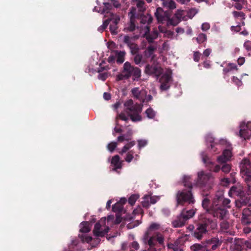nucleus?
<instances>
[{
  "instance_id": "obj_21",
  "label": "nucleus",
  "mask_w": 251,
  "mask_h": 251,
  "mask_svg": "<svg viewBox=\"0 0 251 251\" xmlns=\"http://www.w3.org/2000/svg\"><path fill=\"white\" fill-rule=\"evenodd\" d=\"M160 228V225L157 223H152L148 230L144 234L145 240H147L149 238V235H151V230L158 229Z\"/></svg>"
},
{
  "instance_id": "obj_34",
  "label": "nucleus",
  "mask_w": 251,
  "mask_h": 251,
  "mask_svg": "<svg viewBox=\"0 0 251 251\" xmlns=\"http://www.w3.org/2000/svg\"><path fill=\"white\" fill-rule=\"evenodd\" d=\"M163 9L162 8L158 7L156 9L155 15L159 22H162L163 21V17L161 15Z\"/></svg>"
},
{
  "instance_id": "obj_33",
  "label": "nucleus",
  "mask_w": 251,
  "mask_h": 251,
  "mask_svg": "<svg viewBox=\"0 0 251 251\" xmlns=\"http://www.w3.org/2000/svg\"><path fill=\"white\" fill-rule=\"evenodd\" d=\"M149 235V238L147 240H145L144 237H143L144 241L145 243L148 244L150 246L152 247L154 246L155 242V236H151Z\"/></svg>"
},
{
  "instance_id": "obj_41",
  "label": "nucleus",
  "mask_w": 251,
  "mask_h": 251,
  "mask_svg": "<svg viewBox=\"0 0 251 251\" xmlns=\"http://www.w3.org/2000/svg\"><path fill=\"white\" fill-rule=\"evenodd\" d=\"M133 39L127 35L125 36L123 38L124 42L129 47L132 44H133Z\"/></svg>"
},
{
  "instance_id": "obj_16",
  "label": "nucleus",
  "mask_w": 251,
  "mask_h": 251,
  "mask_svg": "<svg viewBox=\"0 0 251 251\" xmlns=\"http://www.w3.org/2000/svg\"><path fill=\"white\" fill-rule=\"evenodd\" d=\"M157 198L150 195H146L143 198L142 205L143 207L148 208L151 204H154L157 201Z\"/></svg>"
},
{
  "instance_id": "obj_47",
  "label": "nucleus",
  "mask_w": 251,
  "mask_h": 251,
  "mask_svg": "<svg viewBox=\"0 0 251 251\" xmlns=\"http://www.w3.org/2000/svg\"><path fill=\"white\" fill-rule=\"evenodd\" d=\"M139 198V196L138 195H131L128 199V202L131 205H133L135 204V202Z\"/></svg>"
},
{
  "instance_id": "obj_10",
  "label": "nucleus",
  "mask_w": 251,
  "mask_h": 251,
  "mask_svg": "<svg viewBox=\"0 0 251 251\" xmlns=\"http://www.w3.org/2000/svg\"><path fill=\"white\" fill-rule=\"evenodd\" d=\"M131 92L134 98L139 100L141 102L144 100V97L146 96L147 93L145 89H140L139 87L132 88L131 90Z\"/></svg>"
},
{
  "instance_id": "obj_12",
  "label": "nucleus",
  "mask_w": 251,
  "mask_h": 251,
  "mask_svg": "<svg viewBox=\"0 0 251 251\" xmlns=\"http://www.w3.org/2000/svg\"><path fill=\"white\" fill-rule=\"evenodd\" d=\"M123 161L121 160L118 155L113 156L110 160L111 166L112 167V171L117 172L118 169H122L123 167Z\"/></svg>"
},
{
  "instance_id": "obj_39",
  "label": "nucleus",
  "mask_w": 251,
  "mask_h": 251,
  "mask_svg": "<svg viewBox=\"0 0 251 251\" xmlns=\"http://www.w3.org/2000/svg\"><path fill=\"white\" fill-rule=\"evenodd\" d=\"M131 53L132 54H135L137 53L139 50V48L138 46L134 43L133 44H132L129 47Z\"/></svg>"
},
{
  "instance_id": "obj_63",
  "label": "nucleus",
  "mask_w": 251,
  "mask_h": 251,
  "mask_svg": "<svg viewBox=\"0 0 251 251\" xmlns=\"http://www.w3.org/2000/svg\"><path fill=\"white\" fill-rule=\"evenodd\" d=\"M244 46L247 50H251V41H246L244 44Z\"/></svg>"
},
{
  "instance_id": "obj_60",
  "label": "nucleus",
  "mask_w": 251,
  "mask_h": 251,
  "mask_svg": "<svg viewBox=\"0 0 251 251\" xmlns=\"http://www.w3.org/2000/svg\"><path fill=\"white\" fill-rule=\"evenodd\" d=\"M110 30L111 32L113 34H117V25H114V24H110Z\"/></svg>"
},
{
  "instance_id": "obj_53",
  "label": "nucleus",
  "mask_w": 251,
  "mask_h": 251,
  "mask_svg": "<svg viewBox=\"0 0 251 251\" xmlns=\"http://www.w3.org/2000/svg\"><path fill=\"white\" fill-rule=\"evenodd\" d=\"M201 55V54L200 52L198 51H194V60L196 62H198L200 60Z\"/></svg>"
},
{
  "instance_id": "obj_28",
  "label": "nucleus",
  "mask_w": 251,
  "mask_h": 251,
  "mask_svg": "<svg viewBox=\"0 0 251 251\" xmlns=\"http://www.w3.org/2000/svg\"><path fill=\"white\" fill-rule=\"evenodd\" d=\"M135 145V141H132L126 144L122 149L121 151H119V153L123 155L124 153L126 152L130 148L133 147Z\"/></svg>"
},
{
  "instance_id": "obj_42",
  "label": "nucleus",
  "mask_w": 251,
  "mask_h": 251,
  "mask_svg": "<svg viewBox=\"0 0 251 251\" xmlns=\"http://www.w3.org/2000/svg\"><path fill=\"white\" fill-rule=\"evenodd\" d=\"M191 177L185 176L183 177V183L185 186L192 188V183L190 182Z\"/></svg>"
},
{
  "instance_id": "obj_61",
  "label": "nucleus",
  "mask_w": 251,
  "mask_h": 251,
  "mask_svg": "<svg viewBox=\"0 0 251 251\" xmlns=\"http://www.w3.org/2000/svg\"><path fill=\"white\" fill-rule=\"evenodd\" d=\"M206 223H207V226L210 225V227L212 229H214L217 226V225L215 222L210 221L209 219H206Z\"/></svg>"
},
{
  "instance_id": "obj_54",
  "label": "nucleus",
  "mask_w": 251,
  "mask_h": 251,
  "mask_svg": "<svg viewBox=\"0 0 251 251\" xmlns=\"http://www.w3.org/2000/svg\"><path fill=\"white\" fill-rule=\"evenodd\" d=\"M155 238H156V240L158 242V243L160 244H162L164 242V237L162 235L159 233H156L155 234Z\"/></svg>"
},
{
  "instance_id": "obj_1",
  "label": "nucleus",
  "mask_w": 251,
  "mask_h": 251,
  "mask_svg": "<svg viewBox=\"0 0 251 251\" xmlns=\"http://www.w3.org/2000/svg\"><path fill=\"white\" fill-rule=\"evenodd\" d=\"M124 105L125 107V111L128 114L127 116L124 112H121L118 114L117 117L123 121H127L128 117L133 122H139L142 120L140 113L142 111V105L136 103L134 104L133 101L131 99L126 100Z\"/></svg>"
},
{
  "instance_id": "obj_25",
  "label": "nucleus",
  "mask_w": 251,
  "mask_h": 251,
  "mask_svg": "<svg viewBox=\"0 0 251 251\" xmlns=\"http://www.w3.org/2000/svg\"><path fill=\"white\" fill-rule=\"evenodd\" d=\"M109 15L105 16V17H108L107 20H108V23H109V22H112L111 24L117 25L120 21L119 16L111 13H110Z\"/></svg>"
},
{
  "instance_id": "obj_45",
  "label": "nucleus",
  "mask_w": 251,
  "mask_h": 251,
  "mask_svg": "<svg viewBox=\"0 0 251 251\" xmlns=\"http://www.w3.org/2000/svg\"><path fill=\"white\" fill-rule=\"evenodd\" d=\"M117 146V143L116 142H111L107 146L108 150L110 152H113Z\"/></svg>"
},
{
  "instance_id": "obj_19",
  "label": "nucleus",
  "mask_w": 251,
  "mask_h": 251,
  "mask_svg": "<svg viewBox=\"0 0 251 251\" xmlns=\"http://www.w3.org/2000/svg\"><path fill=\"white\" fill-rule=\"evenodd\" d=\"M152 18L150 14H147L142 16L141 18V23L143 24V25L140 27V31H141L142 28H144L146 25L149 26V25L152 22Z\"/></svg>"
},
{
  "instance_id": "obj_27",
  "label": "nucleus",
  "mask_w": 251,
  "mask_h": 251,
  "mask_svg": "<svg viewBox=\"0 0 251 251\" xmlns=\"http://www.w3.org/2000/svg\"><path fill=\"white\" fill-rule=\"evenodd\" d=\"M91 230V226L88 222H82L80 225V232L88 233Z\"/></svg>"
},
{
  "instance_id": "obj_3",
  "label": "nucleus",
  "mask_w": 251,
  "mask_h": 251,
  "mask_svg": "<svg viewBox=\"0 0 251 251\" xmlns=\"http://www.w3.org/2000/svg\"><path fill=\"white\" fill-rule=\"evenodd\" d=\"M240 174L245 181L247 182L251 181V162L244 159L240 164Z\"/></svg>"
},
{
  "instance_id": "obj_26",
  "label": "nucleus",
  "mask_w": 251,
  "mask_h": 251,
  "mask_svg": "<svg viewBox=\"0 0 251 251\" xmlns=\"http://www.w3.org/2000/svg\"><path fill=\"white\" fill-rule=\"evenodd\" d=\"M181 213L182 215L183 216L184 219L187 221L194 215L195 211L194 209H190L187 211L184 209L182 210Z\"/></svg>"
},
{
  "instance_id": "obj_36",
  "label": "nucleus",
  "mask_w": 251,
  "mask_h": 251,
  "mask_svg": "<svg viewBox=\"0 0 251 251\" xmlns=\"http://www.w3.org/2000/svg\"><path fill=\"white\" fill-rule=\"evenodd\" d=\"M79 237L82 242L90 243V242L93 241L92 237L91 236H88L86 234H79Z\"/></svg>"
},
{
  "instance_id": "obj_23",
  "label": "nucleus",
  "mask_w": 251,
  "mask_h": 251,
  "mask_svg": "<svg viewBox=\"0 0 251 251\" xmlns=\"http://www.w3.org/2000/svg\"><path fill=\"white\" fill-rule=\"evenodd\" d=\"M162 6L169 10H174L176 8V4L174 0H165L162 2Z\"/></svg>"
},
{
  "instance_id": "obj_62",
  "label": "nucleus",
  "mask_w": 251,
  "mask_h": 251,
  "mask_svg": "<svg viewBox=\"0 0 251 251\" xmlns=\"http://www.w3.org/2000/svg\"><path fill=\"white\" fill-rule=\"evenodd\" d=\"M210 27V24L208 23H204L201 25V29L203 31H207L208 30Z\"/></svg>"
},
{
  "instance_id": "obj_37",
  "label": "nucleus",
  "mask_w": 251,
  "mask_h": 251,
  "mask_svg": "<svg viewBox=\"0 0 251 251\" xmlns=\"http://www.w3.org/2000/svg\"><path fill=\"white\" fill-rule=\"evenodd\" d=\"M180 21H178L175 16H174L172 18H169L167 20V24L168 25H173V26H176V25Z\"/></svg>"
},
{
  "instance_id": "obj_14",
  "label": "nucleus",
  "mask_w": 251,
  "mask_h": 251,
  "mask_svg": "<svg viewBox=\"0 0 251 251\" xmlns=\"http://www.w3.org/2000/svg\"><path fill=\"white\" fill-rule=\"evenodd\" d=\"M145 71L146 74H154L156 76H159L162 74V70L160 67L148 65L146 67Z\"/></svg>"
},
{
  "instance_id": "obj_18",
  "label": "nucleus",
  "mask_w": 251,
  "mask_h": 251,
  "mask_svg": "<svg viewBox=\"0 0 251 251\" xmlns=\"http://www.w3.org/2000/svg\"><path fill=\"white\" fill-rule=\"evenodd\" d=\"M186 221V220L184 219L183 216L180 213V215L172 222V224L174 227H180L185 225Z\"/></svg>"
},
{
  "instance_id": "obj_43",
  "label": "nucleus",
  "mask_w": 251,
  "mask_h": 251,
  "mask_svg": "<svg viewBox=\"0 0 251 251\" xmlns=\"http://www.w3.org/2000/svg\"><path fill=\"white\" fill-rule=\"evenodd\" d=\"M233 16L235 18H240L241 20H244L245 19V15L243 12H238L234 11L232 12Z\"/></svg>"
},
{
  "instance_id": "obj_24",
  "label": "nucleus",
  "mask_w": 251,
  "mask_h": 251,
  "mask_svg": "<svg viewBox=\"0 0 251 251\" xmlns=\"http://www.w3.org/2000/svg\"><path fill=\"white\" fill-rule=\"evenodd\" d=\"M114 52L117 57V62L119 63H123L125 60L126 52L125 51L115 50Z\"/></svg>"
},
{
  "instance_id": "obj_5",
  "label": "nucleus",
  "mask_w": 251,
  "mask_h": 251,
  "mask_svg": "<svg viewBox=\"0 0 251 251\" xmlns=\"http://www.w3.org/2000/svg\"><path fill=\"white\" fill-rule=\"evenodd\" d=\"M105 220L106 218H102L100 222L95 224L93 233L96 236L103 237L108 232L109 227L104 224Z\"/></svg>"
},
{
  "instance_id": "obj_2",
  "label": "nucleus",
  "mask_w": 251,
  "mask_h": 251,
  "mask_svg": "<svg viewBox=\"0 0 251 251\" xmlns=\"http://www.w3.org/2000/svg\"><path fill=\"white\" fill-rule=\"evenodd\" d=\"M131 76L134 80H139L141 76V71L138 67L131 65L130 62L127 61L124 63L121 73L117 75L116 80L119 81L127 79Z\"/></svg>"
},
{
  "instance_id": "obj_11",
  "label": "nucleus",
  "mask_w": 251,
  "mask_h": 251,
  "mask_svg": "<svg viewBox=\"0 0 251 251\" xmlns=\"http://www.w3.org/2000/svg\"><path fill=\"white\" fill-rule=\"evenodd\" d=\"M172 80V77L169 74H164L160 78L161 85L160 88L162 91L168 90L170 86V82Z\"/></svg>"
},
{
  "instance_id": "obj_22",
  "label": "nucleus",
  "mask_w": 251,
  "mask_h": 251,
  "mask_svg": "<svg viewBox=\"0 0 251 251\" xmlns=\"http://www.w3.org/2000/svg\"><path fill=\"white\" fill-rule=\"evenodd\" d=\"M101 64H100V67L98 68V72L99 73V75H98V78L102 81L105 80L108 76L107 72H104L103 73H101L104 70H107L108 68L107 67H101Z\"/></svg>"
},
{
  "instance_id": "obj_50",
  "label": "nucleus",
  "mask_w": 251,
  "mask_h": 251,
  "mask_svg": "<svg viewBox=\"0 0 251 251\" xmlns=\"http://www.w3.org/2000/svg\"><path fill=\"white\" fill-rule=\"evenodd\" d=\"M142 55L140 54L136 53L134 58V62L136 64L138 65L140 64L142 60Z\"/></svg>"
},
{
  "instance_id": "obj_52",
  "label": "nucleus",
  "mask_w": 251,
  "mask_h": 251,
  "mask_svg": "<svg viewBox=\"0 0 251 251\" xmlns=\"http://www.w3.org/2000/svg\"><path fill=\"white\" fill-rule=\"evenodd\" d=\"M221 227L223 230H226L229 227V224L226 221H223L220 224Z\"/></svg>"
},
{
  "instance_id": "obj_49",
  "label": "nucleus",
  "mask_w": 251,
  "mask_h": 251,
  "mask_svg": "<svg viewBox=\"0 0 251 251\" xmlns=\"http://www.w3.org/2000/svg\"><path fill=\"white\" fill-rule=\"evenodd\" d=\"M201 156L202 160L204 164L211 163V162L209 161V159L206 153H205L204 152H202L201 153Z\"/></svg>"
},
{
  "instance_id": "obj_7",
  "label": "nucleus",
  "mask_w": 251,
  "mask_h": 251,
  "mask_svg": "<svg viewBox=\"0 0 251 251\" xmlns=\"http://www.w3.org/2000/svg\"><path fill=\"white\" fill-rule=\"evenodd\" d=\"M240 137L244 139H249L251 137V122L243 123L240 125L239 132Z\"/></svg>"
},
{
  "instance_id": "obj_35",
  "label": "nucleus",
  "mask_w": 251,
  "mask_h": 251,
  "mask_svg": "<svg viewBox=\"0 0 251 251\" xmlns=\"http://www.w3.org/2000/svg\"><path fill=\"white\" fill-rule=\"evenodd\" d=\"M196 40L199 44H201L206 42L207 40L206 35L202 33L199 34L196 38Z\"/></svg>"
},
{
  "instance_id": "obj_8",
  "label": "nucleus",
  "mask_w": 251,
  "mask_h": 251,
  "mask_svg": "<svg viewBox=\"0 0 251 251\" xmlns=\"http://www.w3.org/2000/svg\"><path fill=\"white\" fill-rule=\"evenodd\" d=\"M214 217H218L220 219L224 218L227 213V211L223 208H221L216 201H214L213 203L212 210Z\"/></svg>"
},
{
  "instance_id": "obj_30",
  "label": "nucleus",
  "mask_w": 251,
  "mask_h": 251,
  "mask_svg": "<svg viewBox=\"0 0 251 251\" xmlns=\"http://www.w3.org/2000/svg\"><path fill=\"white\" fill-rule=\"evenodd\" d=\"M238 70L237 66L234 63H228L227 65V67L223 69V72L224 74H226L229 72H231L232 71Z\"/></svg>"
},
{
  "instance_id": "obj_31",
  "label": "nucleus",
  "mask_w": 251,
  "mask_h": 251,
  "mask_svg": "<svg viewBox=\"0 0 251 251\" xmlns=\"http://www.w3.org/2000/svg\"><path fill=\"white\" fill-rule=\"evenodd\" d=\"M207 243L209 244H213L212 246V249L213 250H215L217 247L220 246L221 244V242L219 241V240L217 238H213L211 239L210 240H208Z\"/></svg>"
},
{
  "instance_id": "obj_9",
  "label": "nucleus",
  "mask_w": 251,
  "mask_h": 251,
  "mask_svg": "<svg viewBox=\"0 0 251 251\" xmlns=\"http://www.w3.org/2000/svg\"><path fill=\"white\" fill-rule=\"evenodd\" d=\"M213 179V177L210 173H205L203 171H200L198 173L197 184L199 185H203L207 183L208 181Z\"/></svg>"
},
{
  "instance_id": "obj_55",
  "label": "nucleus",
  "mask_w": 251,
  "mask_h": 251,
  "mask_svg": "<svg viewBox=\"0 0 251 251\" xmlns=\"http://www.w3.org/2000/svg\"><path fill=\"white\" fill-rule=\"evenodd\" d=\"M148 142L146 140H138V147L139 149L144 147L147 145Z\"/></svg>"
},
{
  "instance_id": "obj_64",
  "label": "nucleus",
  "mask_w": 251,
  "mask_h": 251,
  "mask_svg": "<svg viewBox=\"0 0 251 251\" xmlns=\"http://www.w3.org/2000/svg\"><path fill=\"white\" fill-rule=\"evenodd\" d=\"M232 81L235 83L237 86H241L242 85V82L241 80L238 79L237 77L233 76L232 78Z\"/></svg>"
},
{
  "instance_id": "obj_38",
  "label": "nucleus",
  "mask_w": 251,
  "mask_h": 251,
  "mask_svg": "<svg viewBox=\"0 0 251 251\" xmlns=\"http://www.w3.org/2000/svg\"><path fill=\"white\" fill-rule=\"evenodd\" d=\"M184 15V11L181 9L177 10L174 14V16L180 22L181 21Z\"/></svg>"
},
{
  "instance_id": "obj_58",
  "label": "nucleus",
  "mask_w": 251,
  "mask_h": 251,
  "mask_svg": "<svg viewBox=\"0 0 251 251\" xmlns=\"http://www.w3.org/2000/svg\"><path fill=\"white\" fill-rule=\"evenodd\" d=\"M245 2L246 0L244 1V2H236L235 3L234 6L237 10H241L243 8V6L245 3Z\"/></svg>"
},
{
  "instance_id": "obj_15",
  "label": "nucleus",
  "mask_w": 251,
  "mask_h": 251,
  "mask_svg": "<svg viewBox=\"0 0 251 251\" xmlns=\"http://www.w3.org/2000/svg\"><path fill=\"white\" fill-rule=\"evenodd\" d=\"M232 156V153L230 150H225L223 151L222 154L218 157L217 161L221 163H225L230 160Z\"/></svg>"
},
{
  "instance_id": "obj_29",
  "label": "nucleus",
  "mask_w": 251,
  "mask_h": 251,
  "mask_svg": "<svg viewBox=\"0 0 251 251\" xmlns=\"http://www.w3.org/2000/svg\"><path fill=\"white\" fill-rule=\"evenodd\" d=\"M216 201V203H218L219 204H220V203H222L223 205L224 206H226L228 208L230 207V205L229 204L230 202V201L228 199L225 198L221 196V197H219L218 198L217 200Z\"/></svg>"
},
{
  "instance_id": "obj_6",
  "label": "nucleus",
  "mask_w": 251,
  "mask_h": 251,
  "mask_svg": "<svg viewBox=\"0 0 251 251\" xmlns=\"http://www.w3.org/2000/svg\"><path fill=\"white\" fill-rule=\"evenodd\" d=\"M150 26L146 25L144 28H142L140 31V35L143 37H145L149 43L153 42V40L156 39L158 37V32L156 30H154L151 33H149Z\"/></svg>"
},
{
  "instance_id": "obj_40",
  "label": "nucleus",
  "mask_w": 251,
  "mask_h": 251,
  "mask_svg": "<svg viewBox=\"0 0 251 251\" xmlns=\"http://www.w3.org/2000/svg\"><path fill=\"white\" fill-rule=\"evenodd\" d=\"M145 113L147 117L149 119H153L155 116V112L151 108L147 109Z\"/></svg>"
},
{
  "instance_id": "obj_56",
  "label": "nucleus",
  "mask_w": 251,
  "mask_h": 251,
  "mask_svg": "<svg viewBox=\"0 0 251 251\" xmlns=\"http://www.w3.org/2000/svg\"><path fill=\"white\" fill-rule=\"evenodd\" d=\"M137 6L139 10L140 11H144L146 9L145 7L144 6V2L142 0H139L138 2V3L137 4Z\"/></svg>"
},
{
  "instance_id": "obj_20",
  "label": "nucleus",
  "mask_w": 251,
  "mask_h": 251,
  "mask_svg": "<svg viewBox=\"0 0 251 251\" xmlns=\"http://www.w3.org/2000/svg\"><path fill=\"white\" fill-rule=\"evenodd\" d=\"M139 158V155L137 154H134V151H130L126 154L125 158V161L127 163H130L132 161H137Z\"/></svg>"
},
{
  "instance_id": "obj_51",
  "label": "nucleus",
  "mask_w": 251,
  "mask_h": 251,
  "mask_svg": "<svg viewBox=\"0 0 251 251\" xmlns=\"http://www.w3.org/2000/svg\"><path fill=\"white\" fill-rule=\"evenodd\" d=\"M231 166L229 164H226L224 165L222 168L221 169L223 172L225 173H228L231 170Z\"/></svg>"
},
{
  "instance_id": "obj_57",
  "label": "nucleus",
  "mask_w": 251,
  "mask_h": 251,
  "mask_svg": "<svg viewBox=\"0 0 251 251\" xmlns=\"http://www.w3.org/2000/svg\"><path fill=\"white\" fill-rule=\"evenodd\" d=\"M109 23L108 20H105L101 25L98 28V30L100 32L103 31L108 25Z\"/></svg>"
},
{
  "instance_id": "obj_48",
  "label": "nucleus",
  "mask_w": 251,
  "mask_h": 251,
  "mask_svg": "<svg viewBox=\"0 0 251 251\" xmlns=\"http://www.w3.org/2000/svg\"><path fill=\"white\" fill-rule=\"evenodd\" d=\"M194 251H203V246L199 244H195L191 247Z\"/></svg>"
},
{
  "instance_id": "obj_13",
  "label": "nucleus",
  "mask_w": 251,
  "mask_h": 251,
  "mask_svg": "<svg viewBox=\"0 0 251 251\" xmlns=\"http://www.w3.org/2000/svg\"><path fill=\"white\" fill-rule=\"evenodd\" d=\"M136 15V9L135 8H132L130 12L128 14L130 18V22L127 26V29L129 31H132L135 29V17Z\"/></svg>"
},
{
  "instance_id": "obj_59",
  "label": "nucleus",
  "mask_w": 251,
  "mask_h": 251,
  "mask_svg": "<svg viewBox=\"0 0 251 251\" xmlns=\"http://www.w3.org/2000/svg\"><path fill=\"white\" fill-rule=\"evenodd\" d=\"M214 140V138L211 135H208L206 137V141L212 144L211 145V149L214 148L215 146V144L213 143Z\"/></svg>"
},
{
  "instance_id": "obj_44",
  "label": "nucleus",
  "mask_w": 251,
  "mask_h": 251,
  "mask_svg": "<svg viewBox=\"0 0 251 251\" xmlns=\"http://www.w3.org/2000/svg\"><path fill=\"white\" fill-rule=\"evenodd\" d=\"M123 208V205L120 202H117L112 206V210L114 212H120L122 211Z\"/></svg>"
},
{
  "instance_id": "obj_4",
  "label": "nucleus",
  "mask_w": 251,
  "mask_h": 251,
  "mask_svg": "<svg viewBox=\"0 0 251 251\" xmlns=\"http://www.w3.org/2000/svg\"><path fill=\"white\" fill-rule=\"evenodd\" d=\"M177 204L183 205L184 202L194 203L195 200L191 191H179L176 194Z\"/></svg>"
},
{
  "instance_id": "obj_32",
  "label": "nucleus",
  "mask_w": 251,
  "mask_h": 251,
  "mask_svg": "<svg viewBox=\"0 0 251 251\" xmlns=\"http://www.w3.org/2000/svg\"><path fill=\"white\" fill-rule=\"evenodd\" d=\"M207 227V223L205 220L203 223H201L198 225L197 230L201 233H205L206 232Z\"/></svg>"
},
{
  "instance_id": "obj_17",
  "label": "nucleus",
  "mask_w": 251,
  "mask_h": 251,
  "mask_svg": "<svg viewBox=\"0 0 251 251\" xmlns=\"http://www.w3.org/2000/svg\"><path fill=\"white\" fill-rule=\"evenodd\" d=\"M157 49L156 45H150L144 51V55L146 58H151L152 60L155 57L154 52Z\"/></svg>"
},
{
  "instance_id": "obj_46",
  "label": "nucleus",
  "mask_w": 251,
  "mask_h": 251,
  "mask_svg": "<svg viewBox=\"0 0 251 251\" xmlns=\"http://www.w3.org/2000/svg\"><path fill=\"white\" fill-rule=\"evenodd\" d=\"M251 213V210L249 208H244L242 213V222H245V220L247 219Z\"/></svg>"
}]
</instances>
